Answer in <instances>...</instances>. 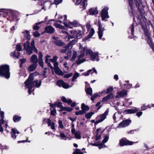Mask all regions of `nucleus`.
I'll list each match as a JSON object with an SVG mask.
<instances>
[{"instance_id": "f257e3e1", "label": "nucleus", "mask_w": 154, "mask_h": 154, "mask_svg": "<svg viewBox=\"0 0 154 154\" xmlns=\"http://www.w3.org/2000/svg\"><path fill=\"white\" fill-rule=\"evenodd\" d=\"M38 74V73L36 72L30 74L28 79L24 83V86L25 88L28 89V92L29 94H31V92L34 90V89H32L33 87V77L34 76L37 75Z\"/></svg>"}, {"instance_id": "cd10ccee", "label": "nucleus", "mask_w": 154, "mask_h": 154, "mask_svg": "<svg viewBox=\"0 0 154 154\" xmlns=\"http://www.w3.org/2000/svg\"><path fill=\"white\" fill-rule=\"evenodd\" d=\"M69 46H68L66 47L60 49V51L61 53H65L67 54L68 53H69V52H71V51H70L69 49Z\"/></svg>"}, {"instance_id": "aec40b11", "label": "nucleus", "mask_w": 154, "mask_h": 154, "mask_svg": "<svg viewBox=\"0 0 154 154\" xmlns=\"http://www.w3.org/2000/svg\"><path fill=\"white\" fill-rule=\"evenodd\" d=\"M22 36H23V40H29L30 39V32L27 30H25L22 32Z\"/></svg>"}, {"instance_id": "bf43d9fd", "label": "nucleus", "mask_w": 154, "mask_h": 154, "mask_svg": "<svg viewBox=\"0 0 154 154\" xmlns=\"http://www.w3.org/2000/svg\"><path fill=\"white\" fill-rule=\"evenodd\" d=\"M63 82L62 80H59L57 82V84L59 87H62L63 84Z\"/></svg>"}, {"instance_id": "a18cd8bd", "label": "nucleus", "mask_w": 154, "mask_h": 154, "mask_svg": "<svg viewBox=\"0 0 154 154\" xmlns=\"http://www.w3.org/2000/svg\"><path fill=\"white\" fill-rule=\"evenodd\" d=\"M74 38L73 36L72 35H70L69 34L67 35L65 37V39L66 41H68L70 39Z\"/></svg>"}, {"instance_id": "4468645a", "label": "nucleus", "mask_w": 154, "mask_h": 154, "mask_svg": "<svg viewBox=\"0 0 154 154\" xmlns=\"http://www.w3.org/2000/svg\"><path fill=\"white\" fill-rule=\"evenodd\" d=\"M131 122V120L129 119L123 121L119 124L117 128H121L126 127L129 125Z\"/></svg>"}, {"instance_id": "e433bc0d", "label": "nucleus", "mask_w": 154, "mask_h": 154, "mask_svg": "<svg viewBox=\"0 0 154 154\" xmlns=\"http://www.w3.org/2000/svg\"><path fill=\"white\" fill-rule=\"evenodd\" d=\"M43 21L39 22L38 23H35L33 26V29L34 30H38L39 29L40 27L38 25L41 23L43 22Z\"/></svg>"}, {"instance_id": "c03bdc74", "label": "nucleus", "mask_w": 154, "mask_h": 154, "mask_svg": "<svg viewBox=\"0 0 154 154\" xmlns=\"http://www.w3.org/2000/svg\"><path fill=\"white\" fill-rule=\"evenodd\" d=\"M88 31L89 32V33L88 35L90 36V37H91L95 33L94 30L93 28H91V30Z\"/></svg>"}, {"instance_id": "c756f323", "label": "nucleus", "mask_w": 154, "mask_h": 154, "mask_svg": "<svg viewBox=\"0 0 154 154\" xmlns=\"http://www.w3.org/2000/svg\"><path fill=\"white\" fill-rule=\"evenodd\" d=\"M11 56L13 57H15L18 58L20 55V53L19 51H15L14 52H11Z\"/></svg>"}, {"instance_id": "39448f33", "label": "nucleus", "mask_w": 154, "mask_h": 154, "mask_svg": "<svg viewBox=\"0 0 154 154\" xmlns=\"http://www.w3.org/2000/svg\"><path fill=\"white\" fill-rule=\"evenodd\" d=\"M86 55H89L90 56L91 59V60L98 61L99 60V54L98 52H96L93 53L89 49H87L85 51Z\"/></svg>"}, {"instance_id": "680f3d73", "label": "nucleus", "mask_w": 154, "mask_h": 154, "mask_svg": "<svg viewBox=\"0 0 154 154\" xmlns=\"http://www.w3.org/2000/svg\"><path fill=\"white\" fill-rule=\"evenodd\" d=\"M113 90V88L112 87H110L107 89V91L106 93L107 94L109 93L112 91Z\"/></svg>"}, {"instance_id": "423d86ee", "label": "nucleus", "mask_w": 154, "mask_h": 154, "mask_svg": "<svg viewBox=\"0 0 154 154\" xmlns=\"http://www.w3.org/2000/svg\"><path fill=\"white\" fill-rule=\"evenodd\" d=\"M79 54L78 56V63L80 64L84 62L85 60V59H82L83 57L85 55V51L86 50L88 49H86L84 48H83L82 45L80 44H79Z\"/></svg>"}, {"instance_id": "dca6fc26", "label": "nucleus", "mask_w": 154, "mask_h": 154, "mask_svg": "<svg viewBox=\"0 0 154 154\" xmlns=\"http://www.w3.org/2000/svg\"><path fill=\"white\" fill-rule=\"evenodd\" d=\"M139 110V109L134 107L133 109H128L124 111L123 113L125 114H134Z\"/></svg>"}, {"instance_id": "6e6d98bb", "label": "nucleus", "mask_w": 154, "mask_h": 154, "mask_svg": "<svg viewBox=\"0 0 154 154\" xmlns=\"http://www.w3.org/2000/svg\"><path fill=\"white\" fill-rule=\"evenodd\" d=\"M73 154H83L79 149H76L75 151L73 152Z\"/></svg>"}, {"instance_id": "4c0bfd02", "label": "nucleus", "mask_w": 154, "mask_h": 154, "mask_svg": "<svg viewBox=\"0 0 154 154\" xmlns=\"http://www.w3.org/2000/svg\"><path fill=\"white\" fill-rule=\"evenodd\" d=\"M54 44L59 46H62L64 44L61 40H58L54 42Z\"/></svg>"}, {"instance_id": "603ef678", "label": "nucleus", "mask_w": 154, "mask_h": 154, "mask_svg": "<svg viewBox=\"0 0 154 154\" xmlns=\"http://www.w3.org/2000/svg\"><path fill=\"white\" fill-rule=\"evenodd\" d=\"M22 48L21 46L20 45H18L16 46V49L15 51H22Z\"/></svg>"}, {"instance_id": "338daca9", "label": "nucleus", "mask_w": 154, "mask_h": 154, "mask_svg": "<svg viewBox=\"0 0 154 154\" xmlns=\"http://www.w3.org/2000/svg\"><path fill=\"white\" fill-rule=\"evenodd\" d=\"M58 124L59 125V127L62 128L63 129V128L64 126L63 124V123L62 121L60 120H59L58 121Z\"/></svg>"}, {"instance_id": "de8ad7c7", "label": "nucleus", "mask_w": 154, "mask_h": 154, "mask_svg": "<svg viewBox=\"0 0 154 154\" xmlns=\"http://www.w3.org/2000/svg\"><path fill=\"white\" fill-rule=\"evenodd\" d=\"M60 136L61 137V139L64 140H66V136L64 133L62 132H60Z\"/></svg>"}, {"instance_id": "ea45409f", "label": "nucleus", "mask_w": 154, "mask_h": 154, "mask_svg": "<svg viewBox=\"0 0 154 154\" xmlns=\"http://www.w3.org/2000/svg\"><path fill=\"white\" fill-rule=\"evenodd\" d=\"M77 52L75 51H73L72 54V58L71 59V61L72 62H73L75 60V59L77 56Z\"/></svg>"}, {"instance_id": "09e8293b", "label": "nucleus", "mask_w": 154, "mask_h": 154, "mask_svg": "<svg viewBox=\"0 0 154 154\" xmlns=\"http://www.w3.org/2000/svg\"><path fill=\"white\" fill-rule=\"evenodd\" d=\"M86 92L87 94L91 95L92 92V89L91 88H88L86 90Z\"/></svg>"}, {"instance_id": "f3484780", "label": "nucleus", "mask_w": 154, "mask_h": 154, "mask_svg": "<svg viewBox=\"0 0 154 154\" xmlns=\"http://www.w3.org/2000/svg\"><path fill=\"white\" fill-rule=\"evenodd\" d=\"M98 34L99 38L101 39L103 36V31L104 29H102V25L100 20H99L98 21Z\"/></svg>"}, {"instance_id": "c85d7f7f", "label": "nucleus", "mask_w": 154, "mask_h": 154, "mask_svg": "<svg viewBox=\"0 0 154 154\" xmlns=\"http://www.w3.org/2000/svg\"><path fill=\"white\" fill-rule=\"evenodd\" d=\"M41 81L40 80H36L34 81H33V87L35 86V87L38 88L41 85Z\"/></svg>"}, {"instance_id": "13d9d810", "label": "nucleus", "mask_w": 154, "mask_h": 154, "mask_svg": "<svg viewBox=\"0 0 154 154\" xmlns=\"http://www.w3.org/2000/svg\"><path fill=\"white\" fill-rule=\"evenodd\" d=\"M53 63H54V67H53V68L52 69H51V70L52 71L53 73L54 74V72H53V69H56V68H58L59 67L58 66V63L57 62H53Z\"/></svg>"}, {"instance_id": "49530a36", "label": "nucleus", "mask_w": 154, "mask_h": 154, "mask_svg": "<svg viewBox=\"0 0 154 154\" xmlns=\"http://www.w3.org/2000/svg\"><path fill=\"white\" fill-rule=\"evenodd\" d=\"M86 113V112L84 110H79L78 111H76L75 112V114L77 115H82Z\"/></svg>"}, {"instance_id": "5701e85b", "label": "nucleus", "mask_w": 154, "mask_h": 154, "mask_svg": "<svg viewBox=\"0 0 154 154\" xmlns=\"http://www.w3.org/2000/svg\"><path fill=\"white\" fill-rule=\"evenodd\" d=\"M116 96V98L121 97L127 94V91L125 90H123L120 92H118Z\"/></svg>"}, {"instance_id": "774afa93", "label": "nucleus", "mask_w": 154, "mask_h": 154, "mask_svg": "<svg viewBox=\"0 0 154 154\" xmlns=\"http://www.w3.org/2000/svg\"><path fill=\"white\" fill-rule=\"evenodd\" d=\"M72 75V73H70L69 74H65L64 76V77L66 78H68L71 77Z\"/></svg>"}, {"instance_id": "9d476101", "label": "nucleus", "mask_w": 154, "mask_h": 154, "mask_svg": "<svg viewBox=\"0 0 154 154\" xmlns=\"http://www.w3.org/2000/svg\"><path fill=\"white\" fill-rule=\"evenodd\" d=\"M134 142L130 141L125 138H123L119 140V145L120 146L126 145H131L133 144Z\"/></svg>"}, {"instance_id": "a211bd4d", "label": "nucleus", "mask_w": 154, "mask_h": 154, "mask_svg": "<svg viewBox=\"0 0 154 154\" xmlns=\"http://www.w3.org/2000/svg\"><path fill=\"white\" fill-rule=\"evenodd\" d=\"M55 16L56 18L58 19L57 21L61 23H62L63 24V22L64 20L65 22H66V20H67V16L65 15H64L63 17L62 16L60 15H57V13H56Z\"/></svg>"}, {"instance_id": "69168bd1", "label": "nucleus", "mask_w": 154, "mask_h": 154, "mask_svg": "<svg viewBox=\"0 0 154 154\" xmlns=\"http://www.w3.org/2000/svg\"><path fill=\"white\" fill-rule=\"evenodd\" d=\"M130 29H131V34L132 35H133L134 34V23H133L131 27L130 28Z\"/></svg>"}, {"instance_id": "72a5a7b5", "label": "nucleus", "mask_w": 154, "mask_h": 154, "mask_svg": "<svg viewBox=\"0 0 154 154\" xmlns=\"http://www.w3.org/2000/svg\"><path fill=\"white\" fill-rule=\"evenodd\" d=\"M37 67V64L36 63H34L30 65L28 68V70L30 71H33Z\"/></svg>"}, {"instance_id": "c9c22d12", "label": "nucleus", "mask_w": 154, "mask_h": 154, "mask_svg": "<svg viewBox=\"0 0 154 154\" xmlns=\"http://www.w3.org/2000/svg\"><path fill=\"white\" fill-rule=\"evenodd\" d=\"M62 101L66 103H67L68 104H71L72 103V100L70 99H66L65 97H61Z\"/></svg>"}, {"instance_id": "3c124183", "label": "nucleus", "mask_w": 154, "mask_h": 154, "mask_svg": "<svg viewBox=\"0 0 154 154\" xmlns=\"http://www.w3.org/2000/svg\"><path fill=\"white\" fill-rule=\"evenodd\" d=\"M119 115V113L118 112H116L113 115V119L115 122H116V117H118Z\"/></svg>"}, {"instance_id": "412c9836", "label": "nucleus", "mask_w": 154, "mask_h": 154, "mask_svg": "<svg viewBox=\"0 0 154 154\" xmlns=\"http://www.w3.org/2000/svg\"><path fill=\"white\" fill-rule=\"evenodd\" d=\"M43 122L44 123L45 122H47L48 123V126L51 127V129L53 130H55V128L54 126L55 123L54 122H51V119H46L44 118L43 119Z\"/></svg>"}, {"instance_id": "ddd939ff", "label": "nucleus", "mask_w": 154, "mask_h": 154, "mask_svg": "<svg viewBox=\"0 0 154 154\" xmlns=\"http://www.w3.org/2000/svg\"><path fill=\"white\" fill-rule=\"evenodd\" d=\"M144 34L146 40L147 41L150 46L152 47L153 45V43L152 39L150 36V32L148 31L145 30L144 32Z\"/></svg>"}, {"instance_id": "9b49d317", "label": "nucleus", "mask_w": 154, "mask_h": 154, "mask_svg": "<svg viewBox=\"0 0 154 154\" xmlns=\"http://www.w3.org/2000/svg\"><path fill=\"white\" fill-rule=\"evenodd\" d=\"M0 11L2 12L7 14L10 17H12V20H14L15 18V13L16 11L10 9H3L2 10V11Z\"/></svg>"}, {"instance_id": "b1692460", "label": "nucleus", "mask_w": 154, "mask_h": 154, "mask_svg": "<svg viewBox=\"0 0 154 154\" xmlns=\"http://www.w3.org/2000/svg\"><path fill=\"white\" fill-rule=\"evenodd\" d=\"M55 106L60 107L61 109H62L63 110L66 111L68 112L71 111L72 109L70 108H68L67 107H64L63 108L62 103L60 102H58L55 104Z\"/></svg>"}, {"instance_id": "79ce46f5", "label": "nucleus", "mask_w": 154, "mask_h": 154, "mask_svg": "<svg viewBox=\"0 0 154 154\" xmlns=\"http://www.w3.org/2000/svg\"><path fill=\"white\" fill-rule=\"evenodd\" d=\"M79 76V74L77 72H75L73 75V76L72 79V81L74 82L75 79Z\"/></svg>"}, {"instance_id": "f8f14e48", "label": "nucleus", "mask_w": 154, "mask_h": 154, "mask_svg": "<svg viewBox=\"0 0 154 154\" xmlns=\"http://www.w3.org/2000/svg\"><path fill=\"white\" fill-rule=\"evenodd\" d=\"M70 33L73 36L74 38H80L82 37V31L81 30L72 29L70 31Z\"/></svg>"}, {"instance_id": "0eeeda50", "label": "nucleus", "mask_w": 154, "mask_h": 154, "mask_svg": "<svg viewBox=\"0 0 154 154\" xmlns=\"http://www.w3.org/2000/svg\"><path fill=\"white\" fill-rule=\"evenodd\" d=\"M109 112V109H108L105 111L103 113L98 116L97 117V118L99 119L96 121L95 124H97L105 120L106 118V116L108 115Z\"/></svg>"}, {"instance_id": "393cba45", "label": "nucleus", "mask_w": 154, "mask_h": 154, "mask_svg": "<svg viewBox=\"0 0 154 154\" xmlns=\"http://www.w3.org/2000/svg\"><path fill=\"white\" fill-rule=\"evenodd\" d=\"M98 13V11L96 8H91L89 10L88 14L90 15H96Z\"/></svg>"}, {"instance_id": "bb28decb", "label": "nucleus", "mask_w": 154, "mask_h": 154, "mask_svg": "<svg viewBox=\"0 0 154 154\" xmlns=\"http://www.w3.org/2000/svg\"><path fill=\"white\" fill-rule=\"evenodd\" d=\"M63 71L65 73L68 72L69 70V64L66 62H64L63 65Z\"/></svg>"}, {"instance_id": "4be33fe9", "label": "nucleus", "mask_w": 154, "mask_h": 154, "mask_svg": "<svg viewBox=\"0 0 154 154\" xmlns=\"http://www.w3.org/2000/svg\"><path fill=\"white\" fill-rule=\"evenodd\" d=\"M20 132L18 131L17 129L14 128H12L11 129V137L15 140L16 139L17 135L16 134H19Z\"/></svg>"}, {"instance_id": "6e6552de", "label": "nucleus", "mask_w": 154, "mask_h": 154, "mask_svg": "<svg viewBox=\"0 0 154 154\" xmlns=\"http://www.w3.org/2000/svg\"><path fill=\"white\" fill-rule=\"evenodd\" d=\"M63 24L66 27L68 28H72L73 27H76L79 26V24L77 21L75 20L72 22H65V21L63 22Z\"/></svg>"}, {"instance_id": "a19ab883", "label": "nucleus", "mask_w": 154, "mask_h": 154, "mask_svg": "<svg viewBox=\"0 0 154 154\" xmlns=\"http://www.w3.org/2000/svg\"><path fill=\"white\" fill-rule=\"evenodd\" d=\"M21 119V117L15 115L13 116V119L14 122L19 121Z\"/></svg>"}, {"instance_id": "37998d69", "label": "nucleus", "mask_w": 154, "mask_h": 154, "mask_svg": "<svg viewBox=\"0 0 154 154\" xmlns=\"http://www.w3.org/2000/svg\"><path fill=\"white\" fill-rule=\"evenodd\" d=\"M151 106L149 105H146L145 104H143L142 106L141 107V110H144L146 109H147L148 108H150Z\"/></svg>"}, {"instance_id": "6ab92c4d", "label": "nucleus", "mask_w": 154, "mask_h": 154, "mask_svg": "<svg viewBox=\"0 0 154 154\" xmlns=\"http://www.w3.org/2000/svg\"><path fill=\"white\" fill-rule=\"evenodd\" d=\"M71 133L72 134L74 135L75 138L77 139H80L81 138V133L78 131H76L74 128H72L71 129Z\"/></svg>"}, {"instance_id": "a878e982", "label": "nucleus", "mask_w": 154, "mask_h": 154, "mask_svg": "<svg viewBox=\"0 0 154 154\" xmlns=\"http://www.w3.org/2000/svg\"><path fill=\"white\" fill-rule=\"evenodd\" d=\"M54 31V29L51 26H48L46 27L45 29V32L47 33H52Z\"/></svg>"}, {"instance_id": "f03ea898", "label": "nucleus", "mask_w": 154, "mask_h": 154, "mask_svg": "<svg viewBox=\"0 0 154 154\" xmlns=\"http://www.w3.org/2000/svg\"><path fill=\"white\" fill-rule=\"evenodd\" d=\"M31 45V47L30 46V43L28 41H27L23 45L24 49L26 51L27 54L29 55H31L32 52L33 50L36 53H37L38 51L35 47L34 40L32 41Z\"/></svg>"}, {"instance_id": "8fccbe9b", "label": "nucleus", "mask_w": 154, "mask_h": 154, "mask_svg": "<svg viewBox=\"0 0 154 154\" xmlns=\"http://www.w3.org/2000/svg\"><path fill=\"white\" fill-rule=\"evenodd\" d=\"M94 114V112H90L87 113L85 115L86 118L87 119H90L91 116Z\"/></svg>"}, {"instance_id": "473e14b6", "label": "nucleus", "mask_w": 154, "mask_h": 154, "mask_svg": "<svg viewBox=\"0 0 154 154\" xmlns=\"http://www.w3.org/2000/svg\"><path fill=\"white\" fill-rule=\"evenodd\" d=\"M38 58L35 55H32L31 57V62H33L34 63H36L38 62Z\"/></svg>"}, {"instance_id": "2f4dec72", "label": "nucleus", "mask_w": 154, "mask_h": 154, "mask_svg": "<svg viewBox=\"0 0 154 154\" xmlns=\"http://www.w3.org/2000/svg\"><path fill=\"white\" fill-rule=\"evenodd\" d=\"M55 72V73L57 74L60 75H63V73L62 71L60 70L59 67L54 69H53Z\"/></svg>"}, {"instance_id": "7ed1b4c3", "label": "nucleus", "mask_w": 154, "mask_h": 154, "mask_svg": "<svg viewBox=\"0 0 154 154\" xmlns=\"http://www.w3.org/2000/svg\"><path fill=\"white\" fill-rule=\"evenodd\" d=\"M129 5L131 9V15L134 16V19L135 18V15L134 14V10L133 9V2L132 0H128ZM136 5L139 9H141L142 7L144 8V5L143 4L142 0H135Z\"/></svg>"}, {"instance_id": "f704fd0d", "label": "nucleus", "mask_w": 154, "mask_h": 154, "mask_svg": "<svg viewBox=\"0 0 154 154\" xmlns=\"http://www.w3.org/2000/svg\"><path fill=\"white\" fill-rule=\"evenodd\" d=\"M113 97V95L112 94H109L107 95L106 96L103 98V101H107L111 99Z\"/></svg>"}, {"instance_id": "5fc2aeb1", "label": "nucleus", "mask_w": 154, "mask_h": 154, "mask_svg": "<svg viewBox=\"0 0 154 154\" xmlns=\"http://www.w3.org/2000/svg\"><path fill=\"white\" fill-rule=\"evenodd\" d=\"M58 58V57L56 55L54 56L52 59H50V61L51 62H55L57 61Z\"/></svg>"}, {"instance_id": "2eb2a0df", "label": "nucleus", "mask_w": 154, "mask_h": 154, "mask_svg": "<svg viewBox=\"0 0 154 154\" xmlns=\"http://www.w3.org/2000/svg\"><path fill=\"white\" fill-rule=\"evenodd\" d=\"M87 0H77L75 2L76 5L80 4V8L83 9L86 8L87 5Z\"/></svg>"}, {"instance_id": "58836bf2", "label": "nucleus", "mask_w": 154, "mask_h": 154, "mask_svg": "<svg viewBox=\"0 0 154 154\" xmlns=\"http://www.w3.org/2000/svg\"><path fill=\"white\" fill-rule=\"evenodd\" d=\"M81 108L82 110H84V111H87L89 109V107L85 105L84 103H82L81 105Z\"/></svg>"}, {"instance_id": "864d4df0", "label": "nucleus", "mask_w": 154, "mask_h": 154, "mask_svg": "<svg viewBox=\"0 0 154 154\" xmlns=\"http://www.w3.org/2000/svg\"><path fill=\"white\" fill-rule=\"evenodd\" d=\"M4 115V112L2 111H1L0 113V116L1 117V121L2 122V124L3 123V121H4L3 120V118Z\"/></svg>"}, {"instance_id": "0e129e2a", "label": "nucleus", "mask_w": 154, "mask_h": 154, "mask_svg": "<svg viewBox=\"0 0 154 154\" xmlns=\"http://www.w3.org/2000/svg\"><path fill=\"white\" fill-rule=\"evenodd\" d=\"M99 96V95L98 94V93H95L94 94V95H93V96H92V97H91V100L92 101H93L94 100V99L96 97H97Z\"/></svg>"}, {"instance_id": "052dcab7", "label": "nucleus", "mask_w": 154, "mask_h": 154, "mask_svg": "<svg viewBox=\"0 0 154 154\" xmlns=\"http://www.w3.org/2000/svg\"><path fill=\"white\" fill-rule=\"evenodd\" d=\"M26 59H23L20 60L19 63L20 64V66L21 67L22 66V64L26 62Z\"/></svg>"}, {"instance_id": "1a4fd4ad", "label": "nucleus", "mask_w": 154, "mask_h": 154, "mask_svg": "<svg viewBox=\"0 0 154 154\" xmlns=\"http://www.w3.org/2000/svg\"><path fill=\"white\" fill-rule=\"evenodd\" d=\"M108 8L107 7H105L102 10L101 14L102 21H106L107 20V19L109 18V16L108 14Z\"/></svg>"}, {"instance_id": "4d7b16f0", "label": "nucleus", "mask_w": 154, "mask_h": 154, "mask_svg": "<svg viewBox=\"0 0 154 154\" xmlns=\"http://www.w3.org/2000/svg\"><path fill=\"white\" fill-rule=\"evenodd\" d=\"M109 138V136L108 135H106L103 140V143H105L108 140Z\"/></svg>"}, {"instance_id": "e2e57ef3", "label": "nucleus", "mask_w": 154, "mask_h": 154, "mask_svg": "<svg viewBox=\"0 0 154 154\" xmlns=\"http://www.w3.org/2000/svg\"><path fill=\"white\" fill-rule=\"evenodd\" d=\"M62 87L65 88H68L70 87L68 84L65 83V82H63Z\"/></svg>"}, {"instance_id": "20e7f679", "label": "nucleus", "mask_w": 154, "mask_h": 154, "mask_svg": "<svg viewBox=\"0 0 154 154\" xmlns=\"http://www.w3.org/2000/svg\"><path fill=\"white\" fill-rule=\"evenodd\" d=\"M0 75L3 76L7 79L9 78L10 73L8 66L5 65L0 66Z\"/></svg>"}, {"instance_id": "7c9ffc66", "label": "nucleus", "mask_w": 154, "mask_h": 154, "mask_svg": "<svg viewBox=\"0 0 154 154\" xmlns=\"http://www.w3.org/2000/svg\"><path fill=\"white\" fill-rule=\"evenodd\" d=\"M51 56L49 55H47L46 57L45 58V62L46 63H47L48 65L51 67V69H52V68H53V67L52 66V65L50 63V59H49V58Z\"/></svg>"}]
</instances>
